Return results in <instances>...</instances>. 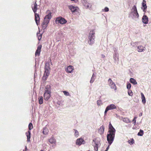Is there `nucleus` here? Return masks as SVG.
<instances>
[{
  "mask_svg": "<svg viewBox=\"0 0 151 151\" xmlns=\"http://www.w3.org/2000/svg\"><path fill=\"white\" fill-rule=\"evenodd\" d=\"M116 130L113 127L111 123L109 125L108 133L107 136V140L109 145L104 151H107L109 149V146L113 142Z\"/></svg>",
  "mask_w": 151,
  "mask_h": 151,
  "instance_id": "obj_1",
  "label": "nucleus"
},
{
  "mask_svg": "<svg viewBox=\"0 0 151 151\" xmlns=\"http://www.w3.org/2000/svg\"><path fill=\"white\" fill-rule=\"evenodd\" d=\"M95 38V32L94 29L91 30L88 35V44L90 45H92L94 42Z\"/></svg>",
  "mask_w": 151,
  "mask_h": 151,
  "instance_id": "obj_2",
  "label": "nucleus"
},
{
  "mask_svg": "<svg viewBox=\"0 0 151 151\" xmlns=\"http://www.w3.org/2000/svg\"><path fill=\"white\" fill-rule=\"evenodd\" d=\"M49 12L48 14L46 15L44 18V20L43 21L42 24L43 25H46L45 29L47 26V24L49 23L50 19L52 17V12H50L49 10L47 11L46 13H47L48 12Z\"/></svg>",
  "mask_w": 151,
  "mask_h": 151,
  "instance_id": "obj_3",
  "label": "nucleus"
},
{
  "mask_svg": "<svg viewBox=\"0 0 151 151\" xmlns=\"http://www.w3.org/2000/svg\"><path fill=\"white\" fill-rule=\"evenodd\" d=\"M55 22L57 24H63L67 22V21L64 18L60 16L56 18Z\"/></svg>",
  "mask_w": 151,
  "mask_h": 151,
  "instance_id": "obj_4",
  "label": "nucleus"
},
{
  "mask_svg": "<svg viewBox=\"0 0 151 151\" xmlns=\"http://www.w3.org/2000/svg\"><path fill=\"white\" fill-rule=\"evenodd\" d=\"M44 73L42 77V79L45 81L47 79L50 74V69H44Z\"/></svg>",
  "mask_w": 151,
  "mask_h": 151,
  "instance_id": "obj_5",
  "label": "nucleus"
},
{
  "mask_svg": "<svg viewBox=\"0 0 151 151\" xmlns=\"http://www.w3.org/2000/svg\"><path fill=\"white\" fill-rule=\"evenodd\" d=\"M68 8L73 13L78 12L79 8L77 6H75L72 5L68 6Z\"/></svg>",
  "mask_w": 151,
  "mask_h": 151,
  "instance_id": "obj_6",
  "label": "nucleus"
},
{
  "mask_svg": "<svg viewBox=\"0 0 151 151\" xmlns=\"http://www.w3.org/2000/svg\"><path fill=\"white\" fill-rule=\"evenodd\" d=\"M116 106L113 104H111L109 105L106 108L105 110L104 111V114H106L107 111L109 110H112L114 109H116Z\"/></svg>",
  "mask_w": 151,
  "mask_h": 151,
  "instance_id": "obj_7",
  "label": "nucleus"
},
{
  "mask_svg": "<svg viewBox=\"0 0 151 151\" xmlns=\"http://www.w3.org/2000/svg\"><path fill=\"white\" fill-rule=\"evenodd\" d=\"M85 142L84 140L82 138H80L77 139L76 141V144L80 146L82 144H84Z\"/></svg>",
  "mask_w": 151,
  "mask_h": 151,
  "instance_id": "obj_8",
  "label": "nucleus"
},
{
  "mask_svg": "<svg viewBox=\"0 0 151 151\" xmlns=\"http://www.w3.org/2000/svg\"><path fill=\"white\" fill-rule=\"evenodd\" d=\"M132 10V12L133 13L134 16H136L137 18L138 17L139 15L137 11L136 6L134 5L133 7Z\"/></svg>",
  "mask_w": 151,
  "mask_h": 151,
  "instance_id": "obj_9",
  "label": "nucleus"
},
{
  "mask_svg": "<svg viewBox=\"0 0 151 151\" xmlns=\"http://www.w3.org/2000/svg\"><path fill=\"white\" fill-rule=\"evenodd\" d=\"M42 48V45H40L38 46L37 49V50H36L35 55V56H36L37 55H38V56H40V53L41 51V49Z\"/></svg>",
  "mask_w": 151,
  "mask_h": 151,
  "instance_id": "obj_10",
  "label": "nucleus"
},
{
  "mask_svg": "<svg viewBox=\"0 0 151 151\" xmlns=\"http://www.w3.org/2000/svg\"><path fill=\"white\" fill-rule=\"evenodd\" d=\"M35 20L36 24L38 25L40 23V18L39 14L35 13Z\"/></svg>",
  "mask_w": 151,
  "mask_h": 151,
  "instance_id": "obj_11",
  "label": "nucleus"
},
{
  "mask_svg": "<svg viewBox=\"0 0 151 151\" xmlns=\"http://www.w3.org/2000/svg\"><path fill=\"white\" fill-rule=\"evenodd\" d=\"M51 92H45L44 94V97L45 99L48 100L50 98Z\"/></svg>",
  "mask_w": 151,
  "mask_h": 151,
  "instance_id": "obj_12",
  "label": "nucleus"
},
{
  "mask_svg": "<svg viewBox=\"0 0 151 151\" xmlns=\"http://www.w3.org/2000/svg\"><path fill=\"white\" fill-rule=\"evenodd\" d=\"M92 144L94 146V150L95 151H98V142H96L94 139L93 140Z\"/></svg>",
  "mask_w": 151,
  "mask_h": 151,
  "instance_id": "obj_13",
  "label": "nucleus"
},
{
  "mask_svg": "<svg viewBox=\"0 0 151 151\" xmlns=\"http://www.w3.org/2000/svg\"><path fill=\"white\" fill-rule=\"evenodd\" d=\"M50 62L48 61L45 63V66L44 68V69H50L51 68L50 67V62L51 64L52 63L51 62V60L50 58Z\"/></svg>",
  "mask_w": 151,
  "mask_h": 151,
  "instance_id": "obj_14",
  "label": "nucleus"
},
{
  "mask_svg": "<svg viewBox=\"0 0 151 151\" xmlns=\"http://www.w3.org/2000/svg\"><path fill=\"white\" fill-rule=\"evenodd\" d=\"M74 69L73 66L72 65H69L67 68L65 70L66 72L68 73H71Z\"/></svg>",
  "mask_w": 151,
  "mask_h": 151,
  "instance_id": "obj_15",
  "label": "nucleus"
},
{
  "mask_svg": "<svg viewBox=\"0 0 151 151\" xmlns=\"http://www.w3.org/2000/svg\"><path fill=\"white\" fill-rule=\"evenodd\" d=\"M142 9H143L144 12H146V9L147 8V6L146 4V1L145 0H143L142 3Z\"/></svg>",
  "mask_w": 151,
  "mask_h": 151,
  "instance_id": "obj_16",
  "label": "nucleus"
},
{
  "mask_svg": "<svg viewBox=\"0 0 151 151\" xmlns=\"http://www.w3.org/2000/svg\"><path fill=\"white\" fill-rule=\"evenodd\" d=\"M26 135L27 137V142H30V139L31 137V131L28 130L27 132H26Z\"/></svg>",
  "mask_w": 151,
  "mask_h": 151,
  "instance_id": "obj_17",
  "label": "nucleus"
},
{
  "mask_svg": "<svg viewBox=\"0 0 151 151\" xmlns=\"http://www.w3.org/2000/svg\"><path fill=\"white\" fill-rule=\"evenodd\" d=\"M142 21L143 23L147 24L148 23V18L146 15H144L142 18Z\"/></svg>",
  "mask_w": 151,
  "mask_h": 151,
  "instance_id": "obj_18",
  "label": "nucleus"
},
{
  "mask_svg": "<svg viewBox=\"0 0 151 151\" xmlns=\"http://www.w3.org/2000/svg\"><path fill=\"white\" fill-rule=\"evenodd\" d=\"M32 9L34 13H36L37 10V5L36 1L34 4L33 6L32 7Z\"/></svg>",
  "mask_w": 151,
  "mask_h": 151,
  "instance_id": "obj_19",
  "label": "nucleus"
},
{
  "mask_svg": "<svg viewBox=\"0 0 151 151\" xmlns=\"http://www.w3.org/2000/svg\"><path fill=\"white\" fill-rule=\"evenodd\" d=\"M51 86L50 85H47L45 87V92H51Z\"/></svg>",
  "mask_w": 151,
  "mask_h": 151,
  "instance_id": "obj_20",
  "label": "nucleus"
},
{
  "mask_svg": "<svg viewBox=\"0 0 151 151\" xmlns=\"http://www.w3.org/2000/svg\"><path fill=\"white\" fill-rule=\"evenodd\" d=\"M104 132V126L102 125L99 130V133L101 134H102Z\"/></svg>",
  "mask_w": 151,
  "mask_h": 151,
  "instance_id": "obj_21",
  "label": "nucleus"
},
{
  "mask_svg": "<svg viewBox=\"0 0 151 151\" xmlns=\"http://www.w3.org/2000/svg\"><path fill=\"white\" fill-rule=\"evenodd\" d=\"M49 141L51 144H55L56 142L55 139L52 137L49 139Z\"/></svg>",
  "mask_w": 151,
  "mask_h": 151,
  "instance_id": "obj_22",
  "label": "nucleus"
},
{
  "mask_svg": "<svg viewBox=\"0 0 151 151\" xmlns=\"http://www.w3.org/2000/svg\"><path fill=\"white\" fill-rule=\"evenodd\" d=\"M145 47H143L142 45H140L138 47V51L139 52H142L145 50Z\"/></svg>",
  "mask_w": 151,
  "mask_h": 151,
  "instance_id": "obj_23",
  "label": "nucleus"
},
{
  "mask_svg": "<svg viewBox=\"0 0 151 151\" xmlns=\"http://www.w3.org/2000/svg\"><path fill=\"white\" fill-rule=\"evenodd\" d=\"M141 98L142 99V102L143 104H145L146 103V100L145 97L142 93H141Z\"/></svg>",
  "mask_w": 151,
  "mask_h": 151,
  "instance_id": "obj_24",
  "label": "nucleus"
},
{
  "mask_svg": "<svg viewBox=\"0 0 151 151\" xmlns=\"http://www.w3.org/2000/svg\"><path fill=\"white\" fill-rule=\"evenodd\" d=\"M130 82L132 84L134 85L137 84V83L136 81L133 78H131L130 79Z\"/></svg>",
  "mask_w": 151,
  "mask_h": 151,
  "instance_id": "obj_25",
  "label": "nucleus"
},
{
  "mask_svg": "<svg viewBox=\"0 0 151 151\" xmlns=\"http://www.w3.org/2000/svg\"><path fill=\"white\" fill-rule=\"evenodd\" d=\"M96 78V75L94 73L93 74L92 77L91 78L90 81V83H92L94 81L95 79Z\"/></svg>",
  "mask_w": 151,
  "mask_h": 151,
  "instance_id": "obj_26",
  "label": "nucleus"
},
{
  "mask_svg": "<svg viewBox=\"0 0 151 151\" xmlns=\"http://www.w3.org/2000/svg\"><path fill=\"white\" fill-rule=\"evenodd\" d=\"M112 89H114V90H116V87L114 82L112 83V84H109V86Z\"/></svg>",
  "mask_w": 151,
  "mask_h": 151,
  "instance_id": "obj_27",
  "label": "nucleus"
},
{
  "mask_svg": "<svg viewBox=\"0 0 151 151\" xmlns=\"http://www.w3.org/2000/svg\"><path fill=\"white\" fill-rule=\"evenodd\" d=\"M48 132V129L46 127H45L43 129L42 133L43 134L46 135L47 134Z\"/></svg>",
  "mask_w": 151,
  "mask_h": 151,
  "instance_id": "obj_28",
  "label": "nucleus"
},
{
  "mask_svg": "<svg viewBox=\"0 0 151 151\" xmlns=\"http://www.w3.org/2000/svg\"><path fill=\"white\" fill-rule=\"evenodd\" d=\"M39 103L40 104H42L43 103V97L41 96L38 98Z\"/></svg>",
  "mask_w": 151,
  "mask_h": 151,
  "instance_id": "obj_29",
  "label": "nucleus"
},
{
  "mask_svg": "<svg viewBox=\"0 0 151 151\" xmlns=\"http://www.w3.org/2000/svg\"><path fill=\"white\" fill-rule=\"evenodd\" d=\"M74 131H75V133H74V136H75L76 137H78L79 135V133L78 131H77V130L74 129H73Z\"/></svg>",
  "mask_w": 151,
  "mask_h": 151,
  "instance_id": "obj_30",
  "label": "nucleus"
},
{
  "mask_svg": "<svg viewBox=\"0 0 151 151\" xmlns=\"http://www.w3.org/2000/svg\"><path fill=\"white\" fill-rule=\"evenodd\" d=\"M122 120L124 122H125L127 123H128L130 122V121L129 119L127 118H123Z\"/></svg>",
  "mask_w": 151,
  "mask_h": 151,
  "instance_id": "obj_31",
  "label": "nucleus"
},
{
  "mask_svg": "<svg viewBox=\"0 0 151 151\" xmlns=\"http://www.w3.org/2000/svg\"><path fill=\"white\" fill-rule=\"evenodd\" d=\"M33 128V124L32 123H30L28 125V129L30 131V130L32 129Z\"/></svg>",
  "mask_w": 151,
  "mask_h": 151,
  "instance_id": "obj_32",
  "label": "nucleus"
},
{
  "mask_svg": "<svg viewBox=\"0 0 151 151\" xmlns=\"http://www.w3.org/2000/svg\"><path fill=\"white\" fill-rule=\"evenodd\" d=\"M83 5L86 7V9H88L89 8L90 6H91V5L88 2L87 3Z\"/></svg>",
  "mask_w": 151,
  "mask_h": 151,
  "instance_id": "obj_33",
  "label": "nucleus"
},
{
  "mask_svg": "<svg viewBox=\"0 0 151 151\" xmlns=\"http://www.w3.org/2000/svg\"><path fill=\"white\" fill-rule=\"evenodd\" d=\"M143 130L140 129L139 130V132L138 133V135L140 136H142L143 134Z\"/></svg>",
  "mask_w": 151,
  "mask_h": 151,
  "instance_id": "obj_34",
  "label": "nucleus"
},
{
  "mask_svg": "<svg viewBox=\"0 0 151 151\" xmlns=\"http://www.w3.org/2000/svg\"><path fill=\"white\" fill-rule=\"evenodd\" d=\"M128 142L129 144L132 145L134 143V141L133 139H132L130 140H128Z\"/></svg>",
  "mask_w": 151,
  "mask_h": 151,
  "instance_id": "obj_35",
  "label": "nucleus"
},
{
  "mask_svg": "<svg viewBox=\"0 0 151 151\" xmlns=\"http://www.w3.org/2000/svg\"><path fill=\"white\" fill-rule=\"evenodd\" d=\"M37 35L38 37V40L39 41H40L41 39L42 38V35L40 34H37Z\"/></svg>",
  "mask_w": 151,
  "mask_h": 151,
  "instance_id": "obj_36",
  "label": "nucleus"
},
{
  "mask_svg": "<svg viewBox=\"0 0 151 151\" xmlns=\"http://www.w3.org/2000/svg\"><path fill=\"white\" fill-rule=\"evenodd\" d=\"M113 82L112 81V80L111 79L109 78V79L108 80V83L109 86V84H112V83H113Z\"/></svg>",
  "mask_w": 151,
  "mask_h": 151,
  "instance_id": "obj_37",
  "label": "nucleus"
},
{
  "mask_svg": "<svg viewBox=\"0 0 151 151\" xmlns=\"http://www.w3.org/2000/svg\"><path fill=\"white\" fill-rule=\"evenodd\" d=\"M97 104L98 106H100L102 104L101 101V100H98L97 101Z\"/></svg>",
  "mask_w": 151,
  "mask_h": 151,
  "instance_id": "obj_38",
  "label": "nucleus"
},
{
  "mask_svg": "<svg viewBox=\"0 0 151 151\" xmlns=\"http://www.w3.org/2000/svg\"><path fill=\"white\" fill-rule=\"evenodd\" d=\"M63 93L66 96H68L69 95V93L68 91H63Z\"/></svg>",
  "mask_w": 151,
  "mask_h": 151,
  "instance_id": "obj_39",
  "label": "nucleus"
},
{
  "mask_svg": "<svg viewBox=\"0 0 151 151\" xmlns=\"http://www.w3.org/2000/svg\"><path fill=\"white\" fill-rule=\"evenodd\" d=\"M81 2L83 5L86 4L88 2L86 0H82Z\"/></svg>",
  "mask_w": 151,
  "mask_h": 151,
  "instance_id": "obj_40",
  "label": "nucleus"
},
{
  "mask_svg": "<svg viewBox=\"0 0 151 151\" xmlns=\"http://www.w3.org/2000/svg\"><path fill=\"white\" fill-rule=\"evenodd\" d=\"M128 93V95L129 96H131L133 95V93L131 90H129Z\"/></svg>",
  "mask_w": 151,
  "mask_h": 151,
  "instance_id": "obj_41",
  "label": "nucleus"
},
{
  "mask_svg": "<svg viewBox=\"0 0 151 151\" xmlns=\"http://www.w3.org/2000/svg\"><path fill=\"white\" fill-rule=\"evenodd\" d=\"M131 87V84L130 83H129L127 84V88L129 89Z\"/></svg>",
  "mask_w": 151,
  "mask_h": 151,
  "instance_id": "obj_42",
  "label": "nucleus"
},
{
  "mask_svg": "<svg viewBox=\"0 0 151 151\" xmlns=\"http://www.w3.org/2000/svg\"><path fill=\"white\" fill-rule=\"evenodd\" d=\"M137 117L136 116L134 117L133 119L132 120V121L134 122V125H135L136 124V119L137 118Z\"/></svg>",
  "mask_w": 151,
  "mask_h": 151,
  "instance_id": "obj_43",
  "label": "nucleus"
},
{
  "mask_svg": "<svg viewBox=\"0 0 151 151\" xmlns=\"http://www.w3.org/2000/svg\"><path fill=\"white\" fill-rule=\"evenodd\" d=\"M109 10V9L108 8L106 7L104 8V11L106 12H108Z\"/></svg>",
  "mask_w": 151,
  "mask_h": 151,
  "instance_id": "obj_44",
  "label": "nucleus"
},
{
  "mask_svg": "<svg viewBox=\"0 0 151 151\" xmlns=\"http://www.w3.org/2000/svg\"><path fill=\"white\" fill-rule=\"evenodd\" d=\"M71 1H74L75 2H77L78 1V0H70Z\"/></svg>",
  "mask_w": 151,
  "mask_h": 151,
  "instance_id": "obj_45",
  "label": "nucleus"
},
{
  "mask_svg": "<svg viewBox=\"0 0 151 151\" xmlns=\"http://www.w3.org/2000/svg\"><path fill=\"white\" fill-rule=\"evenodd\" d=\"M142 113H140L139 115V116H141L142 115Z\"/></svg>",
  "mask_w": 151,
  "mask_h": 151,
  "instance_id": "obj_46",
  "label": "nucleus"
},
{
  "mask_svg": "<svg viewBox=\"0 0 151 151\" xmlns=\"http://www.w3.org/2000/svg\"><path fill=\"white\" fill-rule=\"evenodd\" d=\"M27 147L26 146H25V150H24L25 151H26L27 150Z\"/></svg>",
  "mask_w": 151,
  "mask_h": 151,
  "instance_id": "obj_47",
  "label": "nucleus"
},
{
  "mask_svg": "<svg viewBox=\"0 0 151 151\" xmlns=\"http://www.w3.org/2000/svg\"><path fill=\"white\" fill-rule=\"evenodd\" d=\"M55 145H52V147H55Z\"/></svg>",
  "mask_w": 151,
  "mask_h": 151,
  "instance_id": "obj_48",
  "label": "nucleus"
},
{
  "mask_svg": "<svg viewBox=\"0 0 151 151\" xmlns=\"http://www.w3.org/2000/svg\"><path fill=\"white\" fill-rule=\"evenodd\" d=\"M102 10L103 11H104V9H102Z\"/></svg>",
  "mask_w": 151,
  "mask_h": 151,
  "instance_id": "obj_49",
  "label": "nucleus"
},
{
  "mask_svg": "<svg viewBox=\"0 0 151 151\" xmlns=\"http://www.w3.org/2000/svg\"><path fill=\"white\" fill-rule=\"evenodd\" d=\"M40 151H44V150H41Z\"/></svg>",
  "mask_w": 151,
  "mask_h": 151,
  "instance_id": "obj_50",
  "label": "nucleus"
},
{
  "mask_svg": "<svg viewBox=\"0 0 151 151\" xmlns=\"http://www.w3.org/2000/svg\"><path fill=\"white\" fill-rule=\"evenodd\" d=\"M88 151H90L89 150H88Z\"/></svg>",
  "mask_w": 151,
  "mask_h": 151,
  "instance_id": "obj_51",
  "label": "nucleus"
}]
</instances>
